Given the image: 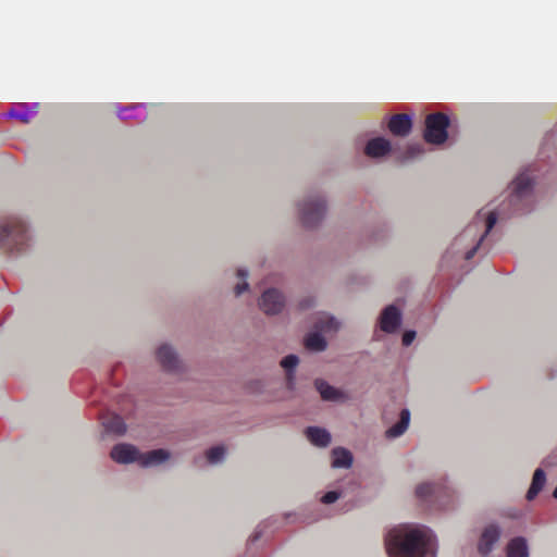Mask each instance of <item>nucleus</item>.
Returning <instances> with one entry per match:
<instances>
[{
	"instance_id": "obj_1",
	"label": "nucleus",
	"mask_w": 557,
	"mask_h": 557,
	"mask_svg": "<svg viewBox=\"0 0 557 557\" xmlns=\"http://www.w3.org/2000/svg\"><path fill=\"white\" fill-rule=\"evenodd\" d=\"M534 175L525 170L516 175L504 194V199L496 211L480 210L474 219L454 239L450 252L470 260L476 251L484 247V240L496 224L498 216L522 214L533 206Z\"/></svg>"
},
{
	"instance_id": "obj_2",
	"label": "nucleus",
	"mask_w": 557,
	"mask_h": 557,
	"mask_svg": "<svg viewBox=\"0 0 557 557\" xmlns=\"http://www.w3.org/2000/svg\"><path fill=\"white\" fill-rule=\"evenodd\" d=\"M388 557H436L437 537L428 527L399 524L385 535Z\"/></svg>"
},
{
	"instance_id": "obj_3",
	"label": "nucleus",
	"mask_w": 557,
	"mask_h": 557,
	"mask_svg": "<svg viewBox=\"0 0 557 557\" xmlns=\"http://www.w3.org/2000/svg\"><path fill=\"white\" fill-rule=\"evenodd\" d=\"M35 243L32 225L24 216H11L0 223V249L10 257L27 255Z\"/></svg>"
},
{
	"instance_id": "obj_4",
	"label": "nucleus",
	"mask_w": 557,
	"mask_h": 557,
	"mask_svg": "<svg viewBox=\"0 0 557 557\" xmlns=\"http://www.w3.org/2000/svg\"><path fill=\"white\" fill-rule=\"evenodd\" d=\"M296 209L304 227L317 228L326 216L327 200L321 193H309L296 202Z\"/></svg>"
},
{
	"instance_id": "obj_5",
	"label": "nucleus",
	"mask_w": 557,
	"mask_h": 557,
	"mask_svg": "<svg viewBox=\"0 0 557 557\" xmlns=\"http://www.w3.org/2000/svg\"><path fill=\"white\" fill-rule=\"evenodd\" d=\"M453 495V488L448 485L447 480L443 478L422 481L414 487V496L420 502H436L441 507L444 506L443 498L451 497Z\"/></svg>"
},
{
	"instance_id": "obj_6",
	"label": "nucleus",
	"mask_w": 557,
	"mask_h": 557,
	"mask_svg": "<svg viewBox=\"0 0 557 557\" xmlns=\"http://www.w3.org/2000/svg\"><path fill=\"white\" fill-rule=\"evenodd\" d=\"M156 360L161 369L169 374H183L187 370L184 359L180 356L176 348L168 343H161L156 348Z\"/></svg>"
},
{
	"instance_id": "obj_7",
	"label": "nucleus",
	"mask_w": 557,
	"mask_h": 557,
	"mask_svg": "<svg viewBox=\"0 0 557 557\" xmlns=\"http://www.w3.org/2000/svg\"><path fill=\"white\" fill-rule=\"evenodd\" d=\"M449 117L444 113H432L425 119L424 139L429 144L442 145L447 140Z\"/></svg>"
},
{
	"instance_id": "obj_8",
	"label": "nucleus",
	"mask_w": 557,
	"mask_h": 557,
	"mask_svg": "<svg viewBox=\"0 0 557 557\" xmlns=\"http://www.w3.org/2000/svg\"><path fill=\"white\" fill-rule=\"evenodd\" d=\"M401 322V310L395 305L386 306L377 317L374 338L380 339V332L385 334H395L399 330Z\"/></svg>"
},
{
	"instance_id": "obj_9",
	"label": "nucleus",
	"mask_w": 557,
	"mask_h": 557,
	"mask_svg": "<svg viewBox=\"0 0 557 557\" xmlns=\"http://www.w3.org/2000/svg\"><path fill=\"white\" fill-rule=\"evenodd\" d=\"M285 306L286 297L284 293L276 287L265 288L258 299L259 309L269 317L281 314Z\"/></svg>"
},
{
	"instance_id": "obj_10",
	"label": "nucleus",
	"mask_w": 557,
	"mask_h": 557,
	"mask_svg": "<svg viewBox=\"0 0 557 557\" xmlns=\"http://www.w3.org/2000/svg\"><path fill=\"white\" fill-rule=\"evenodd\" d=\"M502 536V528L497 523L485 525L478 539L476 552L482 557H488L495 549Z\"/></svg>"
},
{
	"instance_id": "obj_11",
	"label": "nucleus",
	"mask_w": 557,
	"mask_h": 557,
	"mask_svg": "<svg viewBox=\"0 0 557 557\" xmlns=\"http://www.w3.org/2000/svg\"><path fill=\"white\" fill-rule=\"evenodd\" d=\"M111 458L121 465H128L137 462L139 465L140 450L127 443H120L112 447L110 453Z\"/></svg>"
},
{
	"instance_id": "obj_12",
	"label": "nucleus",
	"mask_w": 557,
	"mask_h": 557,
	"mask_svg": "<svg viewBox=\"0 0 557 557\" xmlns=\"http://www.w3.org/2000/svg\"><path fill=\"white\" fill-rule=\"evenodd\" d=\"M100 420L104 434L111 436H122L125 434L126 424L120 416L108 412L102 414Z\"/></svg>"
},
{
	"instance_id": "obj_13",
	"label": "nucleus",
	"mask_w": 557,
	"mask_h": 557,
	"mask_svg": "<svg viewBox=\"0 0 557 557\" xmlns=\"http://www.w3.org/2000/svg\"><path fill=\"white\" fill-rule=\"evenodd\" d=\"M314 387L320 394L322 400L324 401L338 403L344 401L347 398L346 394L343 391L330 385L323 379L314 380Z\"/></svg>"
},
{
	"instance_id": "obj_14",
	"label": "nucleus",
	"mask_w": 557,
	"mask_h": 557,
	"mask_svg": "<svg viewBox=\"0 0 557 557\" xmlns=\"http://www.w3.org/2000/svg\"><path fill=\"white\" fill-rule=\"evenodd\" d=\"M171 458V453L164 448L140 451L139 466L143 468L158 467Z\"/></svg>"
},
{
	"instance_id": "obj_15",
	"label": "nucleus",
	"mask_w": 557,
	"mask_h": 557,
	"mask_svg": "<svg viewBox=\"0 0 557 557\" xmlns=\"http://www.w3.org/2000/svg\"><path fill=\"white\" fill-rule=\"evenodd\" d=\"M313 326L320 333H336L342 327V323L330 313L319 312L314 317Z\"/></svg>"
},
{
	"instance_id": "obj_16",
	"label": "nucleus",
	"mask_w": 557,
	"mask_h": 557,
	"mask_svg": "<svg viewBox=\"0 0 557 557\" xmlns=\"http://www.w3.org/2000/svg\"><path fill=\"white\" fill-rule=\"evenodd\" d=\"M308 441L315 447L325 448L332 442L331 433L321 426H308L305 431Z\"/></svg>"
},
{
	"instance_id": "obj_17",
	"label": "nucleus",
	"mask_w": 557,
	"mask_h": 557,
	"mask_svg": "<svg viewBox=\"0 0 557 557\" xmlns=\"http://www.w3.org/2000/svg\"><path fill=\"white\" fill-rule=\"evenodd\" d=\"M352 463L354 456L349 449L337 446L331 450V467L333 469H349Z\"/></svg>"
},
{
	"instance_id": "obj_18",
	"label": "nucleus",
	"mask_w": 557,
	"mask_h": 557,
	"mask_svg": "<svg viewBox=\"0 0 557 557\" xmlns=\"http://www.w3.org/2000/svg\"><path fill=\"white\" fill-rule=\"evenodd\" d=\"M392 150L389 140L383 137H375L368 141L364 152L370 158H381L388 154Z\"/></svg>"
},
{
	"instance_id": "obj_19",
	"label": "nucleus",
	"mask_w": 557,
	"mask_h": 557,
	"mask_svg": "<svg viewBox=\"0 0 557 557\" xmlns=\"http://www.w3.org/2000/svg\"><path fill=\"white\" fill-rule=\"evenodd\" d=\"M410 423V411L407 408H404L399 412V419L396 423L391 425L385 431V437L389 440H395L400 437L407 430Z\"/></svg>"
},
{
	"instance_id": "obj_20",
	"label": "nucleus",
	"mask_w": 557,
	"mask_h": 557,
	"mask_svg": "<svg viewBox=\"0 0 557 557\" xmlns=\"http://www.w3.org/2000/svg\"><path fill=\"white\" fill-rule=\"evenodd\" d=\"M411 119L408 114L393 115L388 123L389 131L396 136H406L411 131Z\"/></svg>"
},
{
	"instance_id": "obj_21",
	"label": "nucleus",
	"mask_w": 557,
	"mask_h": 557,
	"mask_svg": "<svg viewBox=\"0 0 557 557\" xmlns=\"http://www.w3.org/2000/svg\"><path fill=\"white\" fill-rule=\"evenodd\" d=\"M38 103H17L9 112V116L20 120L23 123H28L37 113Z\"/></svg>"
},
{
	"instance_id": "obj_22",
	"label": "nucleus",
	"mask_w": 557,
	"mask_h": 557,
	"mask_svg": "<svg viewBox=\"0 0 557 557\" xmlns=\"http://www.w3.org/2000/svg\"><path fill=\"white\" fill-rule=\"evenodd\" d=\"M546 484V473L542 468H537L532 476L530 487L525 494V498L531 502L540 494Z\"/></svg>"
},
{
	"instance_id": "obj_23",
	"label": "nucleus",
	"mask_w": 557,
	"mask_h": 557,
	"mask_svg": "<svg viewBox=\"0 0 557 557\" xmlns=\"http://www.w3.org/2000/svg\"><path fill=\"white\" fill-rule=\"evenodd\" d=\"M507 557H529V547L525 539H512L507 545Z\"/></svg>"
},
{
	"instance_id": "obj_24",
	"label": "nucleus",
	"mask_w": 557,
	"mask_h": 557,
	"mask_svg": "<svg viewBox=\"0 0 557 557\" xmlns=\"http://www.w3.org/2000/svg\"><path fill=\"white\" fill-rule=\"evenodd\" d=\"M305 345L309 350L319 352L326 349L327 342L324 336L315 330L306 336Z\"/></svg>"
},
{
	"instance_id": "obj_25",
	"label": "nucleus",
	"mask_w": 557,
	"mask_h": 557,
	"mask_svg": "<svg viewBox=\"0 0 557 557\" xmlns=\"http://www.w3.org/2000/svg\"><path fill=\"white\" fill-rule=\"evenodd\" d=\"M227 455V448L224 445H215L208 448L205 453L207 462L211 466L221 465Z\"/></svg>"
},
{
	"instance_id": "obj_26",
	"label": "nucleus",
	"mask_w": 557,
	"mask_h": 557,
	"mask_svg": "<svg viewBox=\"0 0 557 557\" xmlns=\"http://www.w3.org/2000/svg\"><path fill=\"white\" fill-rule=\"evenodd\" d=\"M248 270L245 268H238L236 271V277L238 278V282L235 284L233 290L235 296H240L245 292L249 290V283L247 282L248 278Z\"/></svg>"
},
{
	"instance_id": "obj_27",
	"label": "nucleus",
	"mask_w": 557,
	"mask_h": 557,
	"mask_svg": "<svg viewBox=\"0 0 557 557\" xmlns=\"http://www.w3.org/2000/svg\"><path fill=\"white\" fill-rule=\"evenodd\" d=\"M423 152L424 149L420 144H411L398 156V160L400 162L412 161L421 157Z\"/></svg>"
},
{
	"instance_id": "obj_28",
	"label": "nucleus",
	"mask_w": 557,
	"mask_h": 557,
	"mask_svg": "<svg viewBox=\"0 0 557 557\" xmlns=\"http://www.w3.org/2000/svg\"><path fill=\"white\" fill-rule=\"evenodd\" d=\"M344 496V491L341 487L327 491L320 497V503L323 505H331Z\"/></svg>"
},
{
	"instance_id": "obj_29",
	"label": "nucleus",
	"mask_w": 557,
	"mask_h": 557,
	"mask_svg": "<svg viewBox=\"0 0 557 557\" xmlns=\"http://www.w3.org/2000/svg\"><path fill=\"white\" fill-rule=\"evenodd\" d=\"M299 363V358L296 355H288L281 361V366L287 371H295Z\"/></svg>"
},
{
	"instance_id": "obj_30",
	"label": "nucleus",
	"mask_w": 557,
	"mask_h": 557,
	"mask_svg": "<svg viewBox=\"0 0 557 557\" xmlns=\"http://www.w3.org/2000/svg\"><path fill=\"white\" fill-rule=\"evenodd\" d=\"M286 388L290 392L296 389V374L295 371H287L285 376Z\"/></svg>"
},
{
	"instance_id": "obj_31",
	"label": "nucleus",
	"mask_w": 557,
	"mask_h": 557,
	"mask_svg": "<svg viewBox=\"0 0 557 557\" xmlns=\"http://www.w3.org/2000/svg\"><path fill=\"white\" fill-rule=\"evenodd\" d=\"M416 331H406L404 334H403V338H401V342H403V345L404 346H409L412 344V342L414 341L416 338Z\"/></svg>"
},
{
	"instance_id": "obj_32",
	"label": "nucleus",
	"mask_w": 557,
	"mask_h": 557,
	"mask_svg": "<svg viewBox=\"0 0 557 557\" xmlns=\"http://www.w3.org/2000/svg\"><path fill=\"white\" fill-rule=\"evenodd\" d=\"M120 119L127 120L132 119L133 115L129 113V109H122L117 112Z\"/></svg>"
},
{
	"instance_id": "obj_33",
	"label": "nucleus",
	"mask_w": 557,
	"mask_h": 557,
	"mask_svg": "<svg viewBox=\"0 0 557 557\" xmlns=\"http://www.w3.org/2000/svg\"><path fill=\"white\" fill-rule=\"evenodd\" d=\"M310 306H311V300L310 299H306V300H302L300 302V307L304 308V309L305 308H309Z\"/></svg>"
},
{
	"instance_id": "obj_34",
	"label": "nucleus",
	"mask_w": 557,
	"mask_h": 557,
	"mask_svg": "<svg viewBox=\"0 0 557 557\" xmlns=\"http://www.w3.org/2000/svg\"><path fill=\"white\" fill-rule=\"evenodd\" d=\"M260 536H261V533H260L259 531H256V532L251 535L250 541H251V542H255V541L259 540V537H260Z\"/></svg>"
},
{
	"instance_id": "obj_35",
	"label": "nucleus",
	"mask_w": 557,
	"mask_h": 557,
	"mask_svg": "<svg viewBox=\"0 0 557 557\" xmlns=\"http://www.w3.org/2000/svg\"><path fill=\"white\" fill-rule=\"evenodd\" d=\"M383 419H384V422L387 424V423H391V419L388 418V413H385L383 416Z\"/></svg>"
}]
</instances>
